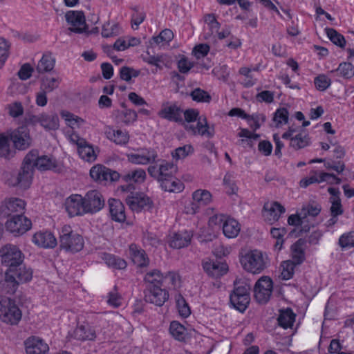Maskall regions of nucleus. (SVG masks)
<instances>
[{
	"label": "nucleus",
	"mask_w": 354,
	"mask_h": 354,
	"mask_svg": "<svg viewBox=\"0 0 354 354\" xmlns=\"http://www.w3.org/2000/svg\"><path fill=\"white\" fill-rule=\"evenodd\" d=\"M297 264L292 262L291 260L284 261L281 263V277L284 280H288L293 277L295 272V268Z\"/></svg>",
	"instance_id": "49"
},
{
	"label": "nucleus",
	"mask_w": 354,
	"mask_h": 354,
	"mask_svg": "<svg viewBox=\"0 0 354 354\" xmlns=\"http://www.w3.org/2000/svg\"><path fill=\"white\" fill-rule=\"evenodd\" d=\"M32 241L37 246L44 248H53L57 244L55 236L48 231L35 233L32 236Z\"/></svg>",
	"instance_id": "25"
},
{
	"label": "nucleus",
	"mask_w": 354,
	"mask_h": 354,
	"mask_svg": "<svg viewBox=\"0 0 354 354\" xmlns=\"http://www.w3.org/2000/svg\"><path fill=\"white\" fill-rule=\"evenodd\" d=\"M83 196L73 194L66 198L65 208L71 217L82 216L86 214Z\"/></svg>",
	"instance_id": "16"
},
{
	"label": "nucleus",
	"mask_w": 354,
	"mask_h": 354,
	"mask_svg": "<svg viewBox=\"0 0 354 354\" xmlns=\"http://www.w3.org/2000/svg\"><path fill=\"white\" fill-rule=\"evenodd\" d=\"M32 223L24 215H12L6 223V229L15 236L23 234L31 228Z\"/></svg>",
	"instance_id": "9"
},
{
	"label": "nucleus",
	"mask_w": 354,
	"mask_h": 354,
	"mask_svg": "<svg viewBox=\"0 0 354 354\" xmlns=\"http://www.w3.org/2000/svg\"><path fill=\"white\" fill-rule=\"evenodd\" d=\"M326 35L330 40L335 45L344 48L346 44V41L343 35L338 33L333 28L325 29Z\"/></svg>",
	"instance_id": "52"
},
{
	"label": "nucleus",
	"mask_w": 354,
	"mask_h": 354,
	"mask_svg": "<svg viewBox=\"0 0 354 354\" xmlns=\"http://www.w3.org/2000/svg\"><path fill=\"white\" fill-rule=\"evenodd\" d=\"M310 144V138L307 131L301 127L297 128V133L291 138L290 146L296 150L306 147Z\"/></svg>",
	"instance_id": "31"
},
{
	"label": "nucleus",
	"mask_w": 354,
	"mask_h": 354,
	"mask_svg": "<svg viewBox=\"0 0 354 354\" xmlns=\"http://www.w3.org/2000/svg\"><path fill=\"white\" fill-rule=\"evenodd\" d=\"M9 137L12 141L15 147L19 150H25L28 149L32 143L29 130L24 126L20 127L11 131L9 134Z\"/></svg>",
	"instance_id": "14"
},
{
	"label": "nucleus",
	"mask_w": 354,
	"mask_h": 354,
	"mask_svg": "<svg viewBox=\"0 0 354 354\" xmlns=\"http://www.w3.org/2000/svg\"><path fill=\"white\" fill-rule=\"evenodd\" d=\"M160 183L162 188L169 192H179L184 188L183 183L174 176L162 180Z\"/></svg>",
	"instance_id": "42"
},
{
	"label": "nucleus",
	"mask_w": 354,
	"mask_h": 354,
	"mask_svg": "<svg viewBox=\"0 0 354 354\" xmlns=\"http://www.w3.org/2000/svg\"><path fill=\"white\" fill-rule=\"evenodd\" d=\"M179 276L174 272H167L163 274L162 286L176 288L179 285Z\"/></svg>",
	"instance_id": "55"
},
{
	"label": "nucleus",
	"mask_w": 354,
	"mask_h": 354,
	"mask_svg": "<svg viewBox=\"0 0 354 354\" xmlns=\"http://www.w3.org/2000/svg\"><path fill=\"white\" fill-rule=\"evenodd\" d=\"M190 96L194 101L198 102H209L211 100L210 95L205 91L197 88L192 91Z\"/></svg>",
	"instance_id": "54"
},
{
	"label": "nucleus",
	"mask_w": 354,
	"mask_h": 354,
	"mask_svg": "<svg viewBox=\"0 0 354 354\" xmlns=\"http://www.w3.org/2000/svg\"><path fill=\"white\" fill-rule=\"evenodd\" d=\"M146 172L143 169L138 168L136 169L129 170L122 174L120 178L126 183H143L146 178Z\"/></svg>",
	"instance_id": "35"
},
{
	"label": "nucleus",
	"mask_w": 354,
	"mask_h": 354,
	"mask_svg": "<svg viewBox=\"0 0 354 354\" xmlns=\"http://www.w3.org/2000/svg\"><path fill=\"white\" fill-rule=\"evenodd\" d=\"M27 354H46L49 347L41 339L36 337L28 338L25 342Z\"/></svg>",
	"instance_id": "24"
},
{
	"label": "nucleus",
	"mask_w": 354,
	"mask_h": 354,
	"mask_svg": "<svg viewBox=\"0 0 354 354\" xmlns=\"http://www.w3.org/2000/svg\"><path fill=\"white\" fill-rule=\"evenodd\" d=\"M59 244L60 248L66 252L75 253L82 250L84 241L80 234L72 230L71 226L64 225L60 233Z\"/></svg>",
	"instance_id": "4"
},
{
	"label": "nucleus",
	"mask_w": 354,
	"mask_h": 354,
	"mask_svg": "<svg viewBox=\"0 0 354 354\" xmlns=\"http://www.w3.org/2000/svg\"><path fill=\"white\" fill-rule=\"evenodd\" d=\"M204 21L207 25L209 31L211 32L210 35H214V32H218L221 24L219 22H218L214 14L205 15L204 17Z\"/></svg>",
	"instance_id": "57"
},
{
	"label": "nucleus",
	"mask_w": 354,
	"mask_h": 354,
	"mask_svg": "<svg viewBox=\"0 0 354 354\" xmlns=\"http://www.w3.org/2000/svg\"><path fill=\"white\" fill-rule=\"evenodd\" d=\"M295 319V315L291 309L281 310L277 319L279 325L283 328L292 327Z\"/></svg>",
	"instance_id": "43"
},
{
	"label": "nucleus",
	"mask_w": 354,
	"mask_h": 354,
	"mask_svg": "<svg viewBox=\"0 0 354 354\" xmlns=\"http://www.w3.org/2000/svg\"><path fill=\"white\" fill-rule=\"evenodd\" d=\"M192 236V234L188 231H182L174 233L169 241V245L171 248L180 249L187 246Z\"/></svg>",
	"instance_id": "30"
},
{
	"label": "nucleus",
	"mask_w": 354,
	"mask_h": 354,
	"mask_svg": "<svg viewBox=\"0 0 354 354\" xmlns=\"http://www.w3.org/2000/svg\"><path fill=\"white\" fill-rule=\"evenodd\" d=\"M11 153L9 139L4 135L0 136V156L6 158H9Z\"/></svg>",
	"instance_id": "62"
},
{
	"label": "nucleus",
	"mask_w": 354,
	"mask_h": 354,
	"mask_svg": "<svg viewBox=\"0 0 354 354\" xmlns=\"http://www.w3.org/2000/svg\"><path fill=\"white\" fill-rule=\"evenodd\" d=\"M65 17L66 21L72 26L69 28L70 31L75 33H82L87 30L85 16L82 11H68Z\"/></svg>",
	"instance_id": "15"
},
{
	"label": "nucleus",
	"mask_w": 354,
	"mask_h": 354,
	"mask_svg": "<svg viewBox=\"0 0 354 354\" xmlns=\"http://www.w3.org/2000/svg\"><path fill=\"white\" fill-rule=\"evenodd\" d=\"M193 203L192 209L193 213L196 212V209L201 205H206L212 199V194L209 192L205 189H198L192 194Z\"/></svg>",
	"instance_id": "32"
},
{
	"label": "nucleus",
	"mask_w": 354,
	"mask_h": 354,
	"mask_svg": "<svg viewBox=\"0 0 354 354\" xmlns=\"http://www.w3.org/2000/svg\"><path fill=\"white\" fill-rule=\"evenodd\" d=\"M288 120V111L285 108L279 109L276 111L274 116V121L279 126L281 124H286Z\"/></svg>",
	"instance_id": "64"
},
{
	"label": "nucleus",
	"mask_w": 354,
	"mask_h": 354,
	"mask_svg": "<svg viewBox=\"0 0 354 354\" xmlns=\"http://www.w3.org/2000/svg\"><path fill=\"white\" fill-rule=\"evenodd\" d=\"M90 176L95 181L104 184L117 181L120 178L118 172L101 165L93 166L90 170Z\"/></svg>",
	"instance_id": "11"
},
{
	"label": "nucleus",
	"mask_w": 354,
	"mask_h": 354,
	"mask_svg": "<svg viewBox=\"0 0 354 354\" xmlns=\"http://www.w3.org/2000/svg\"><path fill=\"white\" fill-rule=\"evenodd\" d=\"M156 165H151L148 167L149 174L157 179L159 182L173 177L178 171V167L172 162L165 160H160Z\"/></svg>",
	"instance_id": "8"
},
{
	"label": "nucleus",
	"mask_w": 354,
	"mask_h": 354,
	"mask_svg": "<svg viewBox=\"0 0 354 354\" xmlns=\"http://www.w3.org/2000/svg\"><path fill=\"white\" fill-rule=\"evenodd\" d=\"M183 110L176 104H164L158 115L164 119L174 122L182 121Z\"/></svg>",
	"instance_id": "23"
},
{
	"label": "nucleus",
	"mask_w": 354,
	"mask_h": 354,
	"mask_svg": "<svg viewBox=\"0 0 354 354\" xmlns=\"http://www.w3.org/2000/svg\"><path fill=\"white\" fill-rule=\"evenodd\" d=\"M240 262L246 271L253 274L260 273L269 263L267 254L257 250L249 251L242 255Z\"/></svg>",
	"instance_id": "3"
},
{
	"label": "nucleus",
	"mask_w": 354,
	"mask_h": 354,
	"mask_svg": "<svg viewBox=\"0 0 354 354\" xmlns=\"http://www.w3.org/2000/svg\"><path fill=\"white\" fill-rule=\"evenodd\" d=\"M55 64V59L50 53H44L39 61L36 70L39 73L51 71Z\"/></svg>",
	"instance_id": "39"
},
{
	"label": "nucleus",
	"mask_w": 354,
	"mask_h": 354,
	"mask_svg": "<svg viewBox=\"0 0 354 354\" xmlns=\"http://www.w3.org/2000/svg\"><path fill=\"white\" fill-rule=\"evenodd\" d=\"M250 286L246 283H234L230 301L232 306L241 313L246 310L250 302Z\"/></svg>",
	"instance_id": "5"
},
{
	"label": "nucleus",
	"mask_w": 354,
	"mask_h": 354,
	"mask_svg": "<svg viewBox=\"0 0 354 354\" xmlns=\"http://www.w3.org/2000/svg\"><path fill=\"white\" fill-rule=\"evenodd\" d=\"M37 121L45 129L55 130L59 128V118L57 114H41Z\"/></svg>",
	"instance_id": "38"
},
{
	"label": "nucleus",
	"mask_w": 354,
	"mask_h": 354,
	"mask_svg": "<svg viewBox=\"0 0 354 354\" xmlns=\"http://www.w3.org/2000/svg\"><path fill=\"white\" fill-rule=\"evenodd\" d=\"M169 331L171 335L179 341H183L185 339L186 329L178 322L174 321L170 324Z\"/></svg>",
	"instance_id": "47"
},
{
	"label": "nucleus",
	"mask_w": 354,
	"mask_h": 354,
	"mask_svg": "<svg viewBox=\"0 0 354 354\" xmlns=\"http://www.w3.org/2000/svg\"><path fill=\"white\" fill-rule=\"evenodd\" d=\"M26 202L19 198L6 199L1 206V212L5 216H12L15 214L24 215Z\"/></svg>",
	"instance_id": "18"
},
{
	"label": "nucleus",
	"mask_w": 354,
	"mask_h": 354,
	"mask_svg": "<svg viewBox=\"0 0 354 354\" xmlns=\"http://www.w3.org/2000/svg\"><path fill=\"white\" fill-rule=\"evenodd\" d=\"M120 27L117 24H111L106 23L103 25L102 30V35L104 37H110L116 36L120 34Z\"/></svg>",
	"instance_id": "56"
},
{
	"label": "nucleus",
	"mask_w": 354,
	"mask_h": 354,
	"mask_svg": "<svg viewBox=\"0 0 354 354\" xmlns=\"http://www.w3.org/2000/svg\"><path fill=\"white\" fill-rule=\"evenodd\" d=\"M36 155L37 150H32L26 156L19 171L11 174L10 176L7 178V183L10 187H19L26 189L30 186Z\"/></svg>",
	"instance_id": "1"
},
{
	"label": "nucleus",
	"mask_w": 354,
	"mask_h": 354,
	"mask_svg": "<svg viewBox=\"0 0 354 354\" xmlns=\"http://www.w3.org/2000/svg\"><path fill=\"white\" fill-rule=\"evenodd\" d=\"M222 230L227 238L233 239L239 235L241 225L235 219L227 218L222 225Z\"/></svg>",
	"instance_id": "33"
},
{
	"label": "nucleus",
	"mask_w": 354,
	"mask_h": 354,
	"mask_svg": "<svg viewBox=\"0 0 354 354\" xmlns=\"http://www.w3.org/2000/svg\"><path fill=\"white\" fill-rule=\"evenodd\" d=\"M254 291L255 299L259 303H266L272 292V280L268 277H261L257 281Z\"/></svg>",
	"instance_id": "13"
},
{
	"label": "nucleus",
	"mask_w": 354,
	"mask_h": 354,
	"mask_svg": "<svg viewBox=\"0 0 354 354\" xmlns=\"http://www.w3.org/2000/svg\"><path fill=\"white\" fill-rule=\"evenodd\" d=\"M175 300L180 315L183 317H187L190 315L191 310L185 298L180 294H177L175 296Z\"/></svg>",
	"instance_id": "48"
},
{
	"label": "nucleus",
	"mask_w": 354,
	"mask_h": 354,
	"mask_svg": "<svg viewBox=\"0 0 354 354\" xmlns=\"http://www.w3.org/2000/svg\"><path fill=\"white\" fill-rule=\"evenodd\" d=\"M129 250L132 261L138 268H143L149 266L150 261L143 249L132 243L129 245Z\"/></svg>",
	"instance_id": "22"
},
{
	"label": "nucleus",
	"mask_w": 354,
	"mask_h": 354,
	"mask_svg": "<svg viewBox=\"0 0 354 354\" xmlns=\"http://www.w3.org/2000/svg\"><path fill=\"white\" fill-rule=\"evenodd\" d=\"M162 286H147L145 291V299L147 302L157 306H162L169 299L168 291L161 288Z\"/></svg>",
	"instance_id": "10"
},
{
	"label": "nucleus",
	"mask_w": 354,
	"mask_h": 354,
	"mask_svg": "<svg viewBox=\"0 0 354 354\" xmlns=\"http://www.w3.org/2000/svg\"><path fill=\"white\" fill-rule=\"evenodd\" d=\"M285 210L284 207L278 202L266 203L263 207V216L270 223H273L279 220Z\"/></svg>",
	"instance_id": "26"
},
{
	"label": "nucleus",
	"mask_w": 354,
	"mask_h": 354,
	"mask_svg": "<svg viewBox=\"0 0 354 354\" xmlns=\"http://www.w3.org/2000/svg\"><path fill=\"white\" fill-rule=\"evenodd\" d=\"M191 145H187L176 149L172 153V157L176 160L183 159L193 152Z\"/></svg>",
	"instance_id": "58"
},
{
	"label": "nucleus",
	"mask_w": 354,
	"mask_h": 354,
	"mask_svg": "<svg viewBox=\"0 0 354 354\" xmlns=\"http://www.w3.org/2000/svg\"><path fill=\"white\" fill-rule=\"evenodd\" d=\"M140 73V71L135 70L128 66H123L120 71V78L126 82L131 81L133 77H137L139 76Z\"/></svg>",
	"instance_id": "59"
},
{
	"label": "nucleus",
	"mask_w": 354,
	"mask_h": 354,
	"mask_svg": "<svg viewBox=\"0 0 354 354\" xmlns=\"http://www.w3.org/2000/svg\"><path fill=\"white\" fill-rule=\"evenodd\" d=\"M118 118L122 122L128 125L137 120L138 113L133 109H126L119 112Z\"/></svg>",
	"instance_id": "50"
},
{
	"label": "nucleus",
	"mask_w": 354,
	"mask_h": 354,
	"mask_svg": "<svg viewBox=\"0 0 354 354\" xmlns=\"http://www.w3.org/2000/svg\"><path fill=\"white\" fill-rule=\"evenodd\" d=\"M304 245V241L302 239H299L290 248L291 261L297 265L301 264L305 260Z\"/></svg>",
	"instance_id": "37"
},
{
	"label": "nucleus",
	"mask_w": 354,
	"mask_h": 354,
	"mask_svg": "<svg viewBox=\"0 0 354 354\" xmlns=\"http://www.w3.org/2000/svg\"><path fill=\"white\" fill-rule=\"evenodd\" d=\"M126 203L133 211L140 212L143 209H149L151 207V199L143 194L129 195L126 198Z\"/></svg>",
	"instance_id": "21"
},
{
	"label": "nucleus",
	"mask_w": 354,
	"mask_h": 354,
	"mask_svg": "<svg viewBox=\"0 0 354 354\" xmlns=\"http://www.w3.org/2000/svg\"><path fill=\"white\" fill-rule=\"evenodd\" d=\"M32 277V270L30 268L19 266L8 268L6 272L5 283L7 292L13 294L21 283L30 281Z\"/></svg>",
	"instance_id": "2"
},
{
	"label": "nucleus",
	"mask_w": 354,
	"mask_h": 354,
	"mask_svg": "<svg viewBox=\"0 0 354 354\" xmlns=\"http://www.w3.org/2000/svg\"><path fill=\"white\" fill-rule=\"evenodd\" d=\"M109 206L110 214L113 221L122 223L126 220L124 206L120 201L111 198L109 200Z\"/></svg>",
	"instance_id": "28"
},
{
	"label": "nucleus",
	"mask_w": 354,
	"mask_h": 354,
	"mask_svg": "<svg viewBox=\"0 0 354 354\" xmlns=\"http://www.w3.org/2000/svg\"><path fill=\"white\" fill-rule=\"evenodd\" d=\"M35 167L42 171L50 170L57 167V161L55 158L51 156H41L39 157L38 151H37V155L34 160Z\"/></svg>",
	"instance_id": "36"
},
{
	"label": "nucleus",
	"mask_w": 354,
	"mask_h": 354,
	"mask_svg": "<svg viewBox=\"0 0 354 354\" xmlns=\"http://www.w3.org/2000/svg\"><path fill=\"white\" fill-rule=\"evenodd\" d=\"M330 73H337L344 79H350L354 76V66L349 62H343L337 69L330 71Z\"/></svg>",
	"instance_id": "45"
},
{
	"label": "nucleus",
	"mask_w": 354,
	"mask_h": 354,
	"mask_svg": "<svg viewBox=\"0 0 354 354\" xmlns=\"http://www.w3.org/2000/svg\"><path fill=\"white\" fill-rule=\"evenodd\" d=\"M75 339L80 341L94 340L96 337L95 329L88 324L79 325L73 331Z\"/></svg>",
	"instance_id": "29"
},
{
	"label": "nucleus",
	"mask_w": 354,
	"mask_h": 354,
	"mask_svg": "<svg viewBox=\"0 0 354 354\" xmlns=\"http://www.w3.org/2000/svg\"><path fill=\"white\" fill-rule=\"evenodd\" d=\"M314 83L317 90L324 91L330 86L331 80L326 75L322 74L315 78Z\"/></svg>",
	"instance_id": "60"
},
{
	"label": "nucleus",
	"mask_w": 354,
	"mask_h": 354,
	"mask_svg": "<svg viewBox=\"0 0 354 354\" xmlns=\"http://www.w3.org/2000/svg\"><path fill=\"white\" fill-rule=\"evenodd\" d=\"M21 318V312L11 299L0 296V319L7 324H17Z\"/></svg>",
	"instance_id": "6"
},
{
	"label": "nucleus",
	"mask_w": 354,
	"mask_h": 354,
	"mask_svg": "<svg viewBox=\"0 0 354 354\" xmlns=\"http://www.w3.org/2000/svg\"><path fill=\"white\" fill-rule=\"evenodd\" d=\"M61 115L66 120V124L72 129L79 127L84 122L83 119L75 116V115L68 111H62L61 113Z\"/></svg>",
	"instance_id": "51"
},
{
	"label": "nucleus",
	"mask_w": 354,
	"mask_h": 354,
	"mask_svg": "<svg viewBox=\"0 0 354 354\" xmlns=\"http://www.w3.org/2000/svg\"><path fill=\"white\" fill-rule=\"evenodd\" d=\"M9 115L12 118H17L23 115L24 107L21 102H15L7 106Z\"/></svg>",
	"instance_id": "63"
},
{
	"label": "nucleus",
	"mask_w": 354,
	"mask_h": 354,
	"mask_svg": "<svg viewBox=\"0 0 354 354\" xmlns=\"http://www.w3.org/2000/svg\"><path fill=\"white\" fill-rule=\"evenodd\" d=\"M203 268L205 272L213 278H219L225 274L228 270L227 263L210 259L203 262Z\"/></svg>",
	"instance_id": "20"
},
{
	"label": "nucleus",
	"mask_w": 354,
	"mask_h": 354,
	"mask_svg": "<svg viewBox=\"0 0 354 354\" xmlns=\"http://www.w3.org/2000/svg\"><path fill=\"white\" fill-rule=\"evenodd\" d=\"M61 80L59 77H44L41 80L40 89L46 93L53 92L59 87Z\"/></svg>",
	"instance_id": "44"
},
{
	"label": "nucleus",
	"mask_w": 354,
	"mask_h": 354,
	"mask_svg": "<svg viewBox=\"0 0 354 354\" xmlns=\"http://www.w3.org/2000/svg\"><path fill=\"white\" fill-rule=\"evenodd\" d=\"M142 59L148 64L155 66L159 69H162L163 66H167L169 62V59L166 55H151L147 54L142 55Z\"/></svg>",
	"instance_id": "40"
},
{
	"label": "nucleus",
	"mask_w": 354,
	"mask_h": 354,
	"mask_svg": "<svg viewBox=\"0 0 354 354\" xmlns=\"http://www.w3.org/2000/svg\"><path fill=\"white\" fill-rule=\"evenodd\" d=\"M106 138L116 145H124L129 142V135L125 130L115 129L107 127L105 130Z\"/></svg>",
	"instance_id": "27"
},
{
	"label": "nucleus",
	"mask_w": 354,
	"mask_h": 354,
	"mask_svg": "<svg viewBox=\"0 0 354 354\" xmlns=\"http://www.w3.org/2000/svg\"><path fill=\"white\" fill-rule=\"evenodd\" d=\"M83 199L86 214H95L100 211L105 204L103 196L96 189L87 192Z\"/></svg>",
	"instance_id": "12"
},
{
	"label": "nucleus",
	"mask_w": 354,
	"mask_h": 354,
	"mask_svg": "<svg viewBox=\"0 0 354 354\" xmlns=\"http://www.w3.org/2000/svg\"><path fill=\"white\" fill-rule=\"evenodd\" d=\"M339 244L344 249L354 247V232L342 234L339 239Z\"/></svg>",
	"instance_id": "61"
},
{
	"label": "nucleus",
	"mask_w": 354,
	"mask_h": 354,
	"mask_svg": "<svg viewBox=\"0 0 354 354\" xmlns=\"http://www.w3.org/2000/svg\"><path fill=\"white\" fill-rule=\"evenodd\" d=\"M102 259L109 267L120 270L127 267V262L123 259L113 254L105 253L103 254Z\"/></svg>",
	"instance_id": "46"
},
{
	"label": "nucleus",
	"mask_w": 354,
	"mask_h": 354,
	"mask_svg": "<svg viewBox=\"0 0 354 354\" xmlns=\"http://www.w3.org/2000/svg\"><path fill=\"white\" fill-rule=\"evenodd\" d=\"M80 157L88 162L95 160L97 154L93 147L86 140H80V146L77 147Z\"/></svg>",
	"instance_id": "34"
},
{
	"label": "nucleus",
	"mask_w": 354,
	"mask_h": 354,
	"mask_svg": "<svg viewBox=\"0 0 354 354\" xmlns=\"http://www.w3.org/2000/svg\"><path fill=\"white\" fill-rule=\"evenodd\" d=\"M163 274L157 269L147 272L144 277V281L147 286H162Z\"/></svg>",
	"instance_id": "41"
},
{
	"label": "nucleus",
	"mask_w": 354,
	"mask_h": 354,
	"mask_svg": "<svg viewBox=\"0 0 354 354\" xmlns=\"http://www.w3.org/2000/svg\"><path fill=\"white\" fill-rule=\"evenodd\" d=\"M174 38L173 32L169 29H165L160 33L152 38L153 43L158 45H164L168 44Z\"/></svg>",
	"instance_id": "53"
},
{
	"label": "nucleus",
	"mask_w": 354,
	"mask_h": 354,
	"mask_svg": "<svg viewBox=\"0 0 354 354\" xmlns=\"http://www.w3.org/2000/svg\"><path fill=\"white\" fill-rule=\"evenodd\" d=\"M185 129L194 135H200L207 138H212L214 135V127L208 125L207 119L205 116H200L198 119L196 125L192 124H185Z\"/></svg>",
	"instance_id": "17"
},
{
	"label": "nucleus",
	"mask_w": 354,
	"mask_h": 354,
	"mask_svg": "<svg viewBox=\"0 0 354 354\" xmlns=\"http://www.w3.org/2000/svg\"><path fill=\"white\" fill-rule=\"evenodd\" d=\"M1 263L8 268L18 267L24 261V255L15 245L6 244L0 248Z\"/></svg>",
	"instance_id": "7"
},
{
	"label": "nucleus",
	"mask_w": 354,
	"mask_h": 354,
	"mask_svg": "<svg viewBox=\"0 0 354 354\" xmlns=\"http://www.w3.org/2000/svg\"><path fill=\"white\" fill-rule=\"evenodd\" d=\"M157 152L152 149H144L138 153L127 155L128 160L136 165H147L156 161Z\"/></svg>",
	"instance_id": "19"
}]
</instances>
